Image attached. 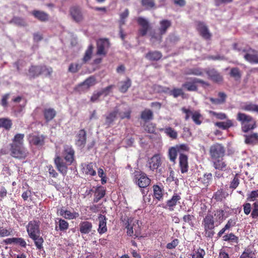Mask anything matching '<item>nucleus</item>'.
Wrapping results in <instances>:
<instances>
[{"label":"nucleus","mask_w":258,"mask_h":258,"mask_svg":"<svg viewBox=\"0 0 258 258\" xmlns=\"http://www.w3.org/2000/svg\"><path fill=\"white\" fill-rule=\"evenodd\" d=\"M224 210L216 209L213 211L208 210L207 214L204 217L202 225L204 229L203 236L206 238H212L215 234V228L220 224L224 220Z\"/></svg>","instance_id":"f257e3e1"},{"label":"nucleus","mask_w":258,"mask_h":258,"mask_svg":"<svg viewBox=\"0 0 258 258\" xmlns=\"http://www.w3.org/2000/svg\"><path fill=\"white\" fill-rule=\"evenodd\" d=\"M75 154L73 147L66 145L62 152L63 158L59 156H56L54 159L56 168L63 176L67 174L68 166L72 165L75 161Z\"/></svg>","instance_id":"f03ea898"},{"label":"nucleus","mask_w":258,"mask_h":258,"mask_svg":"<svg viewBox=\"0 0 258 258\" xmlns=\"http://www.w3.org/2000/svg\"><path fill=\"white\" fill-rule=\"evenodd\" d=\"M40 222L38 220L34 219L30 221L26 226V230L29 237L32 239L38 249L43 248L44 239L40 236Z\"/></svg>","instance_id":"7ed1b4c3"},{"label":"nucleus","mask_w":258,"mask_h":258,"mask_svg":"<svg viewBox=\"0 0 258 258\" xmlns=\"http://www.w3.org/2000/svg\"><path fill=\"white\" fill-rule=\"evenodd\" d=\"M236 119L240 121L241 130L243 133H247L256 127V121L251 116L244 113L238 112Z\"/></svg>","instance_id":"20e7f679"},{"label":"nucleus","mask_w":258,"mask_h":258,"mask_svg":"<svg viewBox=\"0 0 258 258\" xmlns=\"http://www.w3.org/2000/svg\"><path fill=\"white\" fill-rule=\"evenodd\" d=\"M10 155L14 158L24 159L28 155L29 152L24 145L10 144Z\"/></svg>","instance_id":"39448f33"},{"label":"nucleus","mask_w":258,"mask_h":258,"mask_svg":"<svg viewBox=\"0 0 258 258\" xmlns=\"http://www.w3.org/2000/svg\"><path fill=\"white\" fill-rule=\"evenodd\" d=\"M225 152V148L222 144L219 143L213 144L209 149V155L211 160L223 158Z\"/></svg>","instance_id":"423d86ee"},{"label":"nucleus","mask_w":258,"mask_h":258,"mask_svg":"<svg viewBox=\"0 0 258 258\" xmlns=\"http://www.w3.org/2000/svg\"><path fill=\"white\" fill-rule=\"evenodd\" d=\"M172 23L170 20L167 19H163L159 22V27L158 28V34H151V38L156 39L159 42H161L162 36L165 34L167 30L171 26Z\"/></svg>","instance_id":"0eeeda50"},{"label":"nucleus","mask_w":258,"mask_h":258,"mask_svg":"<svg viewBox=\"0 0 258 258\" xmlns=\"http://www.w3.org/2000/svg\"><path fill=\"white\" fill-rule=\"evenodd\" d=\"M134 180L140 188H145L148 186L151 183V180L146 174L141 171L135 172Z\"/></svg>","instance_id":"6e6552de"},{"label":"nucleus","mask_w":258,"mask_h":258,"mask_svg":"<svg viewBox=\"0 0 258 258\" xmlns=\"http://www.w3.org/2000/svg\"><path fill=\"white\" fill-rule=\"evenodd\" d=\"M96 54L105 56L107 49L110 47V42L107 38H100L97 41Z\"/></svg>","instance_id":"1a4fd4ad"},{"label":"nucleus","mask_w":258,"mask_h":258,"mask_svg":"<svg viewBox=\"0 0 258 258\" xmlns=\"http://www.w3.org/2000/svg\"><path fill=\"white\" fill-rule=\"evenodd\" d=\"M45 137L43 135L37 134H29L28 138L29 143L36 147H42L45 144Z\"/></svg>","instance_id":"9d476101"},{"label":"nucleus","mask_w":258,"mask_h":258,"mask_svg":"<svg viewBox=\"0 0 258 258\" xmlns=\"http://www.w3.org/2000/svg\"><path fill=\"white\" fill-rule=\"evenodd\" d=\"M70 14L73 20L76 22H80L84 19L82 9L78 6L71 7L70 9Z\"/></svg>","instance_id":"9b49d317"},{"label":"nucleus","mask_w":258,"mask_h":258,"mask_svg":"<svg viewBox=\"0 0 258 258\" xmlns=\"http://www.w3.org/2000/svg\"><path fill=\"white\" fill-rule=\"evenodd\" d=\"M162 164L161 157L160 154H156L150 158L148 161L147 165L149 169L154 171L157 170Z\"/></svg>","instance_id":"f8f14e48"},{"label":"nucleus","mask_w":258,"mask_h":258,"mask_svg":"<svg viewBox=\"0 0 258 258\" xmlns=\"http://www.w3.org/2000/svg\"><path fill=\"white\" fill-rule=\"evenodd\" d=\"M197 29L204 39H210L211 38V34L204 22L201 21L197 22Z\"/></svg>","instance_id":"ddd939ff"},{"label":"nucleus","mask_w":258,"mask_h":258,"mask_svg":"<svg viewBox=\"0 0 258 258\" xmlns=\"http://www.w3.org/2000/svg\"><path fill=\"white\" fill-rule=\"evenodd\" d=\"M57 214L66 219L73 220L79 217V214L77 212H71L70 211L64 209L62 207L57 210Z\"/></svg>","instance_id":"4468645a"},{"label":"nucleus","mask_w":258,"mask_h":258,"mask_svg":"<svg viewBox=\"0 0 258 258\" xmlns=\"http://www.w3.org/2000/svg\"><path fill=\"white\" fill-rule=\"evenodd\" d=\"M75 144L77 146L84 147L86 143L87 134L84 129L80 130L76 136Z\"/></svg>","instance_id":"2eb2a0df"},{"label":"nucleus","mask_w":258,"mask_h":258,"mask_svg":"<svg viewBox=\"0 0 258 258\" xmlns=\"http://www.w3.org/2000/svg\"><path fill=\"white\" fill-rule=\"evenodd\" d=\"M137 22L142 28L139 30L140 34L142 36H145L149 29V24L148 21L143 17H139L137 19Z\"/></svg>","instance_id":"dca6fc26"},{"label":"nucleus","mask_w":258,"mask_h":258,"mask_svg":"<svg viewBox=\"0 0 258 258\" xmlns=\"http://www.w3.org/2000/svg\"><path fill=\"white\" fill-rule=\"evenodd\" d=\"M179 167L182 173H186L188 170V157L187 155L180 153L179 156Z\"/></svg>","instance_id":"f3484780"},{"label":"nucleus","mask_w":258,"mask_h":258,"mask_svg":"<svg viewBox=\"0 0 258 258\" xmlns=\"http://www.w3.org/2000/svg\"><path fill=\"white\" fill-rule=\"evenodd\" d=\"M209 78L214 82L219 83L223 82V76L215 69H211L206 71Z\"/></svg>","instance_id":"a211bd4d"},{"label":"nucleus","mask_w":258,"mask_h":258,"mask_svg":"<svg viewBox=\"0 0 258 258\" xmlns=\"http://www.w3.org/2000/svg\"><path fill=\"white\" fill-rule=\"evenodd\" d=\"M98 220L99 225L97 231L99 234L101 235L107 231V227L106 225L107 218L105 215L100 214L98 217Z\"/></svg>","instance_id":"6ab92c4d"},{"label":"nucleus","mask_w":258,"mask_h":258,"mask_svg":"<svg viewBox=\"0 0 258 258\" xmlns=\"http://www.w3.org/2000/svg\"><path fill=\"white\" fill-rule=\"evenodd\" d=\"M181 199V197L179 194L174 193L171 198L167 201L166 206L170 211H173L174 207L177 205V203H180L179 201Z\"/></svg>","instance_id":"aec40b11"},{"label":"nucleus","mask_w":258,"mask_h":258,"mask_svg":"<svg viewBox=\"0 0 258 258\" xmlns=\"http://www.w3.org/2000/svg\"><path fill=\"white\" fill-rule=\"evenodd\" d=\"M45 69L42 68V66H34L32 65L28 70V76L30 79L35 78L42 74V69Z\"/></svg>","instance_id":"412c9836"},{"label":"nucleus","mask_w":258,"mask_h":258,"mask_svg":"<svg viewBox=\"0 0 258 258\" xmlns=\"http://www.w3.org/2000/svg\"><path fill=\"white\" fill-rule=\"evenodd\" d=\"M92 228L93 224L89 221H82L79 224V231L82 234L89 233L91 231Z\"/></svg>","instance_id":"4be33fe9"},{"label":"nucleus","mask_w":258,"mask_h":258,"mask_svg":"<svg viewBox=\"0 0 258 258\" xmlns=\"http://www.w3.org/2000/svg\"><path fill=\"white\" fill-rule=\"evenodd\" d=\"M131 223L132 220L130 219L127 218L125 223V228L127 229V234L130 236H133L134 234L137 236L138 232L136 229V228L137 227L139 228V226L135 224L132 225Z\"/></svg>","instance_id":"5701e85b"},{"label":"nucleus","mask_w":258,"mask_h":258,"mask_svg":"<svg viewBox=\"0 0 258 258\" xmlns=\"http://www.w3.org/2000/svg\"><path fill=\"white\" fill-rule=\"evenodd\" d=\"M222 240L224 241L227 242L231 245H236L238 244L239 242L238 237L232 232L223 235L222 236Z\"/></svg>","instance_id":"b1692460"},{"label":"nucleus","mask_w":258,"mask_h":258,"mask_svg":"<svg viewBox=\"0 0 258 258\" xmlns=\"http://www.w3.org/2000/svg\"><path fill=\"white\" fill-rule=\"evenodd\" d=\"M106 194L105 188L102 186H97L94 191V198L93 202L98 203L101 199H102Z\"/></svg>","instance_id":"393cba45"},{"label":"nucleus","mask_w":258,"mask_h":258,"mask_svg":"<svg viewBox=\"0 0 258 258\" xmlns=\"http://www.w3.org/2000/svg\"><path fill=\"white\" fill-rule=\"evenodd\" d=\"M32 15L37 20L41 22H46L49 20V15L46 12L39 10H33Z\"/></svg>","instance_id":"a878e982"},{"label":"nucleus","mask_w":258,"mask_h":258,"mask_svg":"<svg viewBox=\"0 0 258 258\" xmlns=\"http://www.w3.org/2000/svg\"><path fill=\"white\" fill-rule=\"evenodd\" d=\"M244 142L247 145H255L258 144V133H253L250 135H244Z\"/></svg>","instance_id":"bb28decb"},{"label":"nucleus","mask_w":258,"mask_h":258,"mask_svg":"<svg viewBox=\"0 0 258 258\" xmlns=\"http://www.w3.org/2000/svg\"><path fill=\"white\" fill-rule=\"evenodd\" d=\"M249 51L253 52V53H246L244 55V58L251 63H258V53L257 52L251 48Z\"/></svg>","instance_id":"cd10ccee"},{"label":"nucleus","mask_w":258,"mask_h":258,"mask_svg":"<svg viewBox=\"0 0 258 258\" xmlns=\"http://www.w3.org/2000/svg\"><path fill=\"white\" fill-rule=\"evenodd\" d=\"M236 219L235 218L229 219L224 227L222 228L218 233V236L220 237L226 232V230L230 229L236 225Z\"/></svg>","instance_id":"c85d7f7f"},{"label":"nucleus","mask_w":258,"mask_h":258,"mask_svg":"<svg viewBox=\"0 0 258 258\" xmlns=\"http://www.w3.org/2000/svg\"><path fill=\"white\" fill-rule=\"evenodd\" d=\"M182 87L187 91L196 92L198 90L195 78H192L191 81L185 82L182 85Z\"/></svg>","instance_id":"c756f323"},{"label":"nucleus","mask_w":258,"mask_h":258,"mask_svg":"<svg viewBox=\"0 0 258 258\" xmlns=\"http://www.w3.org/2000/svg\"><path fill=\"white\" fill-rule=\"evenodd\" d=\"M118 114V109L117 108H115L113 111L110 112L105 116V124L109 126L116 119Z\"/></svg>","instance_id":"7c9ffc66"},{"label":"nucleus","mask_w":258,"mask_h":258,"mask_svg":"<svg viewBox=\"0 0 258 258\" xmlns=\"http://www.w3.org/2000/svg\"><path fill=\"white\" fill-rule=\"evenodd\" d=\"M56 221L55 230L62 232L66 231L69 227V223L65 220L61 218H57Z\"/></svg>","instance_id":"2f4dec72"},{"label":"nucleus","mask_w":258,"mask_h":258,"mask_svg":"<svg viewBox=\"0 0 258 258\" xmlns=\"http://www.w3.org/2000/svg\"><path fill=\"white\" fill-rule=\"evenodd\" d=\"M162 57V54L159 51H150L145 55V57L150 61H158Z\"/></svg>","instance_id":"473e14b6"},{"label":"nucleus","mask_w":258,"mask_h":258,"mask_svg":"<svg viewBox=\"0 0 258 258\" xmlns=\"http://www.w3.org/2000/svg\"><path fill=\"white\" fill-rule=\"evenodd\" d=\"M214 167L217 170L225 171L227 167V164L223 161V158L212 159Z\"/></svg>","instance_id":"72a5a7b5"},{"label":"nucleus","mask_w":258,"mask_h":258,"mask_svg":"<svg viewBox=\"0 0 258 258\" xmlns=\"http://www.w3.org/2000/svg\"><path fill=\"white\" fill-rule=\"evenodd\" d=\"M160 131L164 132L167 136L172 140H176L177 138V132L173 128L170 126L159 129Z\"/></svg>","instance_id":"f704fd0d"},{"label":"nucleus","mask_w":258,"mask_h":258,"mask_svg":"<svg viewBox=\"0 0 258 258\" xmlns=\"http://www.w3.org/2000/svg\"><path fill=\"white\" fill-rule=\"evenodd\" d=\"M218 96L219 98H210V101L212 103L218 105L224 104L226 102L227 98V95L223 92H220L218 93Z\"/></svg>","instance_id":"c9c22d12"},{"label":"nucleus","mask_w":258,"mask_h":258,"mask_svg":"<svg viewBox=\"0 0 258 258\" xmlns=\"http://www.w3.org/2000/svg\"><path fill=\"white\" fill-rule=\"evenodd\" d=\"M228 196V194L226 193L223 188H220L214 193L213 198L216 202H222Z\"/></svg>","instance_id":"e433bc0d"},{"label":"nucleus","mask_w":258,"mask_h":258,"mask_svg":"<svg viewBox=\"0 0 258 258\" xmlns=\"http://www.w3.org/2000/svg\"><path fill=\"white\" fill-rule=\"evenodd\" d=\"M140 117L145 122L151 120L154 118L153 112L149 109H145L141 112Z\"/></svg>","instance_id":"4c0bfd02"},{"label":"nucleus","mask_w":258,"mask_h":258,"mask_svg":"<svg viewBox=\"0 0 258 258\" xmlns=\"http://www.w3.org/2000/svg\"><path fill=\"white\" fill-rule=\"evenodd\" d=\"M56 112L55 110L51 108L45 109L43 111L44 118L46 122L51 120L56 116Z\"/></svg>","instance_id":"58836bf2"},{"label":"nucleus","mask_w":258,"mask_h":258,"mask_svg":"<svg viewBox=\"0 0 258 258\" xmlns=\"http://www.w3.org/2000/svg\"><path fill=\"white\" fill-rule=\"evenodd\" d=\"M215 125L221 129L225 130L233 126L234 123L232 120L227 119L226 121L217 122Z\"/></svg>","instance_id":"ea45409f"},{"label":"nucleus","mask_w":258,"mask_h":258,"mask_svg":"<svg viewBox=\"0 0 258 258\" xmlns=\"http://www.w3.org/2000/svg\"><path fill=\"white\" fill-rule=\"evenodd\" d=\"M13 123L9 118H0V128H4L6 131H9L12 126Z\"/></svg>","instance_id":"a19ab883"},{"label":"nucleus","mask_w":258,"mask_h":258,"mask_svg":"<svg viewBox=\"0 0 258 258\" xmlns=\"http://www.w3.org/2000/svg\"><path fill=\"white\" fill-rule=\"evenodd\" d=\"M120 86L119 87V91L122 93H126L128 88L131 87L132 81L129 78H127L124 81L120 82Z\"/></svg>","instance_id":"79ce46f5"},{"label":"nucleus","mask_w":258,"mask_h":258,"mask_svg":"<svg viewBox=\"0 0 258 258\" xmlns=\"http://www.w3.org/2000/svg\"><path fill=\"white\" fill-rule=\"evenodd\" d=\"M153 195L155 199L160 201L163 199V191L162 188L158 185H154L153 186Z\"/></svg>","instance_id":"37998d69"},{"label":"nucleus","mask_w":258,"mask_h":258,"mask_svg":"<svg viewBox=\"0 0 258 258\" xmlns=\"http://www.w3.org/2000/svg\"><path fill=\"white\" fill-rule=\"evenodd\" d=\"M93 48L94 47L92 44H90L88 46L87 50L85 51V54L82 59L83 63H86L91 58Z\"/></svg>","instance_id":"c03bdc74"},{"label":"nucleus","mask_w":258,"mask_h":258,"mask_svg":"<svg viewBox=\"0 0 258 258\" xmlns=\"http://www.w3.org/2000/svg\"><path fill=\"white\" fill-rule=\"evenodd\" d=\"M184 74L186 75H195L201 76L203 75V72L201 69L198 68H194L187 69L184 72Z\"/></svg>","instance_id":"a18cd8bd"},{"label":"nucleus","mask_w":258,"mask_h":258,"mask_svg":"<svg viewBox=\"0 0 258 258\" xmlns=\"http://www.w3.org/2000/svg\"><path fill=\"white\" fill-rule=\"evenodd\" d=\"M240 256L242 258H256L255 251L249 247L245 248Z\"/></svg>","instance_id":"49530a36"},{"label":"nucleus","mask_w":258,"mask_h":258,"mask_svg":"<svg viewBox=\"0 0 258 258\" xmlns=\"http://www.w3.org/2000/svg\"><path fill=\"white\" fill-rule=\"evenodd\" d=\"M25 135L24 134H17L14 136L12 143L11 144H15L17 145H24V138Z\"/></svg>","instance_id":"de8ad7c7"},{"label":"nucleus","mask_w":258,"mask_h":258,"mask_svg":"<svg viewBox=\"0 0 258 258\" xmlns=\"http://www.w3.org/2000/svg\"><path fill=\"white\" fill-rule=\"evenodd\" d=\"M177 150L175 147H171L168 150V156L171 162L175 163L177 156Z\"/></svg>","instance_id":"09e8293b"},{"label":"nucleus","mask_w":258,"mask_h":258,"mask_svg":"<svg viewBox=\"0 0 258 258\" xmlns=\"http://www.w3.org/2000/svg\"><path fill=\"white\" fill-rule=\"evenodd\" d=\"M230 76L233 78L235 80H239L241 78V74L238 68L235 67L231 68L229 73Z\"/></svg>","instance_id":"8fccbe9b"},{"label":"nucleus","mask_w":258,"mask_h":258,"mask_svg":"<svg viewBox=\"0 0 258 258\" xmlns=\"http://www.w3.org/2000/svg\"><path fill=\"white\" fill-rule=\"evenodd\" d=\"M213 175L211 173H206L201 178V182L206 186H208L212 182Z\"/></svg>","instance_id":"3c124183"},{"label":"nucleus","mask_w":258,"mask_h":258,"mask_svg":"<svg viewBox=\"0 0 258 258\" xmlns=\"http://www.w3.org/2000/svg\"><path fill=\"white\" fill-rule=\"evenodd\" d=\"M141 4L147 10H151L155 8V2L154 0H142Z\"/></svg>","instance_id":"603ef678"},{"label":"nucleus","mask_w":258,"mask_h":258,"mask_svg":"<svg viewBox=\"0 0 258 258\" xmlns=\"http://www.w3.org/2000/svg\"><path fill=\"white\" fill-rule=\"evenodd\" d=\"M84 170L87 175L94 176L96 174L95 170L93 169V163L92 162L87 164L85 167L84 168Z\"/></svg>","instance_id":"864d4df0"},{"label":"nucleus","mask_w":258,"mask_h":258,"mask_svg":"<svg viewBox=\"0 0 258 258\" xmlns=\"http://www.w3.org/2000/svg\"><path fill=\"white\" fill-rule=\"evenodd\" d=\"M11 23H13L18 26L22 27L26 26V23L24 19L19 17H14L10 21Z\"/></svg>","instance_id":"5fc2aeb1"},{"label":"nucleus","mask_w":258,"mask_h":258,"mask_svg":"<svg viewBox=\"0 0 258 258\" xmlns=\"http://www.w3.org/2000/svg\"><path fill=\"white\" fill-rule=\"evenodd\" d=\"M96 83V79L94 77H90L85 80L84 82L80 85V86L85 85L88 89L91 86L94 85Z\"/></svg>","instance_id":"6e6d98bb"},{"label":"nucleus","mask_w":258,"mask_h":258,"mask_svg":"<svg viewBox=\"0 0 258 258\" xmlns=\"http://www.w3.org/2000/svg\"><path fill=\"white\" fill-rule=\"evenodd\" d=\"M195 219V216L193 215L186 214L183 216L182 220L184 223H187L191 227H194V223L192 220Z\"/></svg>","instance_id":"4d7b16f0"},{"label":"nucleus","mask_w":258,"mask_h":258,"mask_svg":"<svg viewBox=\"0 0 258 258\" xmlns=\"http://www.w3.org/2000/svg\"><path fill=\"white\" fill-rule=\"evenodd\" d=\"M247 201H257L258 200V189L251 191L249 194L247 195L246 199Z\"/></svg>","instance_id":"13d9d810"},{"label":"nucleus","mask_w":258,"mask_h":258,"mask_svg":"<svg viewBox=\"0 0 258 258\" xmlns=\"http://www.w3.org/2000/svg\"><path fill=\"white\" fill-rule=\"evenodd\" d=\"M145 131L150 134H155L156 125L153 123H149L144 125Z\"/></svg>","instance_id":"bf43d9fd"},{"label":"nucleus","mask_w":258,"mask_h":258,"mask_svg":"<svg viewBox=\"0 0 258 258\" xmlns=\"http://www.w3.org/2000/svg\"><path fill=\"white\" fill-rule=\"evenodd\" d=\"M202 115L198 111H195L192 114L191 118L196 124L200 125L202 123V121L200 119Z\"/></svg>","instance_id":"052dcab7"},{"label":"nucleus","mask_w":258,"mask_h":258,"mask_svg":"<svg viewBox=\"0 0 258 258\" xmlns=\"http://www.w3.org/2000/svg\"><path fill=\"white\" fill-rule=\"evenodd\" d=\"M170 95L173 96L174 98H177L179 96L183 95L184 92L181 88H174L170 91Z\"/></svg>","instance_id":"680f3d73"},{"label":"nucleus","mask_w":258,"mask_h":258,"mask_svg":"<svg viewBox=\"0 0 258 258\" xmlns=\"http://www.w3.org/2000/svg\"><path fill=\"white\" fill-rule=\"evenodd\" d=\"M205 252L203 249L199 248L197 250L193 252L191 255L192 258H204Z\"/></svg>","instance_id":"e2e57ef3"},{"label":"nucleus","mask_w":258,"mask_h":258,"mask_svg":"<svg viewBox=\"0 0 258 258\" xmlns=\"http://www.w3.org/2000/svg\"><path fill=\"white\" fill-rule=\"evenodd\" d=\"M252 206L253 209L250 216L253 219H257L258 218V201H255Z\"/></svg>","instance_id":"0e129e2a"},{"label":"nucleus","mask_w":258,"mask_h":258,"mask_svg":"<svg viewBox=\"0 0 258 258\" xmlns=\"http://www.w3.org/2000/svg\"><path fill=\"white\" fill-rule=\"evenodd\" d=\"M239 184V179L237 175H235L233 179L230 182V188L234 189L237 187Z\"/></svg>","instance_id":"69168bd1"},{"label":"nucleus","mask_w":258,"mask_h":258,"mask_svg":"<svg viewBox=\"0 0 258 258\" xmlns=\"http://www.w3.org/2000/svg\"><path fill=\"white\" fill-rule=\"evenodd\" d=\"M210 113L211 115L216 117L218 119L224 120V119H227V116L224 113H222V112L218 113L215 111H211Z\"/></svg>","instance_id":"338daca9"},{"label":"nucleus","mask_w":258,"mask_h":258,"mask_svg":"<svg viewBox=\"0 0 258 258\" xmlns=\"http://www.w3.org/2000/svg\"><path fill=\"white\" fill-rule=\"evenodd\" d=\"M81 68V66L79 64L72 63L69 67L68 71L72 73H77Z\"/></svg>","instance_id":"774afa93"}]
</instances>
